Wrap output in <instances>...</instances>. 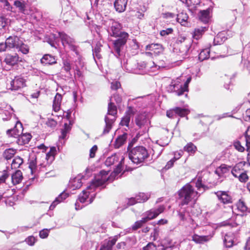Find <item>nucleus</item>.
<instances>
[{
  "instance_id": "nucleus-24",
  "label": "nucleus",
  "mask_w": 250,
  "mask_h": 250,
  "mask_svg": "<svg viewBox=\"0 0 250 250\" xmlns=\"http://www.w3.org/2000/svg\"><path fill=\"white\" fill-rule=\"evenodd\" d=\"M208 29V27L204 26V27H200L196 28H195L194 31L193 32L192 38L193 39L198 40L201 39L204 34L206 31Z\"/></svg>"
},
{
  "instance_id": "nucleus-38",
  "label": "nucleus",
  "mask_w": 250,
  "mask_h": 250,
  "mask_svg": "<svg viewBox=\"0 0 250 250\" xmlns=\"http://www.w3.org/2000/svg\"><path fill=\"white\" fill-rule=\"evenodd\" d=\"M18 138V143L21 145L26 144L28 143L31 138V135L28 134H21Z\"/></svg>"
},
{
  "instance_id": "nucleus-3",
  "label": "nucleus",
  "mask_w": 250,
  "mask_h": 250,
  "mask_svg": "<svg viewBox=\"0 0 250 250\" xmlns=\"http://www.w3.org/2000/svg\"><path fill=\"white\" fill-rule=\"evenodd\" d=\"M148 156L147 150L143 146L135 147L128 152L129 159L136 164L143 162Z\"/></svg>"
},
{
  "instance_id": "nucleus-54",
  "label": "nucleus",
  "mask_w": 250,
  "mask_h": 250,
  "mask_svg": "<svg viewBox=\"0 0 250 250\" xmlns=\"http://www.w3.org/2000/svg\"><path fill=\"white\" fill-rule=\"evenodd\" d=\"M176 242H173L172 240L167 238L166 239L165 245H166V247L165 248L166 249L168 248L172 249L176 246Z\"/></svg>"
},
{
  "instance_id": "nucleus-6",
  "label": "nucleus",
  "mask_w": 250,
  "mask_h": 250,
  "mask_svg": "<svg viewBox=\"0 0 250 250\" xmlns=\"http://www.w3.org/2000/svg\"><path fill=\"white\" fill-rule=\"evenodd\" d=\"M128 37L129 35L127 33H123L121 36L117 37L118 39L113 41V49L117 58L121 56V51L126 44Z\"/></svg>"
},
{
  "instance_id": "nucleus-64",
  "label": "nucleus",
  "mask_w": 250,
  "mask_h": 250,
  "mask_svg": "<svg viewBox=\"0 0 250 250\" xmlns=\"http://www.w3.org/2000/svg\"><path fill=\"white\" fill-rule=\"evenodd\" d=\"M46 125L51 128H54L57 125V122L54 119H48L46 123Z\"/></svg>"
},
{
  "instance_id": "nucleus-61",
  "label": "nucleus",
  "mask_w": 250,
  "mask_h": 250,
  "mask_svg": "<svg viewBox=\"0 0 250 250\" xmlns=\"http://www.w3.org/2000/svg\"><path fill=\"white\" fill-rule=\"evenodd\" d=\"M8 23V20L4 17H0V29L4 28Z\"/></svg>"
},
{
  "instance_id": "nucleus-51",
  "label": "nucleus",
  "mask_w": 250,
  "mask_h": 250,
  "mask_svg": "<svg viewBox=\"0 0 250 250\" xmlns=\"http://www.w3.org/2000/svg\"><path fill=\"white\" fill-rule=\"evenodd\" d=\"M231 167L226 165L225 164L221 165L218 168L217 171L219 170L222 174H225L229 172L231 170Z\"/></svg>"
},
{
  "instance_id": "nucleus-37",
  "label": "nucleus",
  "mask_w": 250,
  "mask_h": 250,
  "mask_svg": "<svg viewBox=\"0 0 250 250\" xmlns=\"http://www.w3.org/2000/svg\"><path fill=\"white\" fill-rule=\"evenodd\" d=\"M236 206L238 210L242 212H250V208H249L246 205L245 202L242 199H240L236 204Z\"/></svg>"
},
{
  "instance_id": "nucleus-25",
  "label": "nucleus",
  "mask_w": 250,
  "mask_h": 250,
  "mask_svg": "<svg viewBox=\"0 0 250 250\" xmlns=\"http://www.w3.org/2000/svg\"><path fill=\"white\" fill-rule=\"evenodd\" d=\"M68 196V193L65 192H62V193H61L52 202V203L51 204L49 207V209L53 210L58 204L62 202Z\"/></svg>"
},
{
  "instance_id": "nucleus-43",
  "label": "nucleus",
  "mask_w": 250,
  "mask_h": 250,
  "mask_svg": "<svg viewBox=\"0 0 250 250\" xmlns=\"http://www.w3.org/2000/svg\"><path fill=\"white\" fill-rule=\"evenodd\" d=\"M23 162V159L21 157L19 156L15 157L11 163V168L17 169L20 167Z\"/></svg>"
},
{
  "instance_id": "nucleus-56",
  "label": "nucleus",
  "mask_w": 250,
  "mask_h": 250,
  "mask_svg": "<svg viewBox=\"0 0 250 250\" xmlns=\"http://www.w3.org/2000/svg\"><path fill=\"white\" fill-rule=\"evenodd\" d=\"M240 182L245 183L246 182L248 179L249 177L247 175L246 172L245 171H243V172L239 175V176L237 177Z\"/></svg>"
},
{
  "instance_id": "nucleus-12",
  "label": "nucleus",
  "mask_w": 250,
  "mask_h": 250,
  "mask_svg": "<svg viewBox=\"0 0 250 250\" xmlns=\"http://www.w3.org/2000/svg\"><path fill=\"white\" fill-rule=\"evenodd\" d=\"M191 46V42L181 44L174 48L173 51L183 58H186L188 55Z\"/></svg>"
},
{
  "instance_id": "nucleus-30",
  "label": "nucleus",
  "mask_w": 250,
  "mask_h": 250,
  "mask_svg": "<svg viewBox=\"0 0 250 250\" xmlns=\"http://www.w3.org/2000/svg\"><path fill=\"white\" fill-rule=\"evenodd\" d=\"M37 156L33 154L29 156V168L30 169L31 172L33 174L36 170L37 167Z\"/></svg>"
},
{
  "instance_id": "nucleus-16",
  "label": "nucleus",
  "mask_w": 250,
  "mask_h": 250,
  "mask_svg": "<svg viewBox=\"0 0 250 250\" xmlns=\"http://www.w3.org/2000/svg\"><path fill=\"white\" fill-rule=\"evenodd\" d=\"M23 127L20 121H17L15 127L13 129H8L6 131L7 135L9 137L18 138L22 134Z\"/></svg>"
},
{
  "instance_id": "nucleus-44",
  "label": "nucleus",
  "mask_w": 250,
  "mask_h": 250,
  "mask_svg": "<svg viewBox=\"0 0 250 250\" xmlns=\"http://www.w3.org/2000/svg\"><path fill=\"white\" fill-rule=\"evenodd\" d=\"M190 10H193L200 3V0H185L184 2Z\"/></svg>"
},
{
  "instance_id": "nucleus-5",
  "label": "nucleus",
  "mask_w": 250,
  "mask_h": 250,
  "mask_svg": "<svg viewBox=\"0 0 250 250\" xmlns=\"http://www.w3.org/2000/svg\"><path fill=\"white\" fill-rule=\"evenodd\" d=\"M116 114L117 107L113 103L110 102L108 104L107 114L108 115H111L112 117L111 118H110L108 115L105 116L104 121L105 126L103 130V134H107L110 131L115 120V115H116Z\"/></svg>"
},
{
  "instance_id": "nucleus-18",
  "label": "nucleus",
  "mask_w": 250,
  "mask_h": 250,
  "mask_svg": "<svg viewBox=\"0 0 250 250\" xmlns=\"http://www.w3.org/2000/svg\"><path fill=\"white\" fill-rule=\"evenodd\" d=\"M219 200L223 204H229L232 203V198L228 192L224 191H218L215 192Z\"/></svg>"
},
{
  "instance_id": "nucleus-27",
  "label": "nucleus",
  "mask_w": 250,
  "mask_h": 250,
  "mask_svg": "<svg viewBox=\"0 0 250 250\" xmlns=\"http://www.w3.org/2000/svg\"><path fill=\"white\" fill-rule=\"evenodd\" d=\"M234 235L233 233L229 232L225 234L224 242L227 247L230 248L233 246L234 243Z\"/></svg>"
},
{
  "instance_id": "nucleus-47",
  "label": "nucleus",
  "mask_w": 250,
  "mask_h": 250,
  "mask_svg": "<svg viewBox=\"0 0 250 250\" xmlns=\"http://www.w3.org/2000/svg\"><path fill=\"white\" fill-rule=\"evenodd\" d=\"M209 50L208 48L203 49L199 54L198 58L200 61L208 59L209 57Z\"/></svg>"
},
{
  "instance_id": "nucleus-40",
  "label": "nucleus",
  "mask_w": 250,
  "mask_h": 250,
  "mask_svg": "<svg viewBox=\"0 0 250 250\" xmlns=\"http://www.w3.org/2000/svg\"><path fill=\"white\" fill-rule=\"evenodd\" d=\"M102 46V44L100 41L98 42L94 48L93 49V55L94 58L97 57L98 59H100L101 58V55L100 54V52L101 50V47Z\"/></svg>"
},
{
  "instance_id": "nucleus-4",
  "label": "nucleus",
  "mask_w": 250,
  "mask_h": 250,
  "mask_svg": "<svg viewBox=\"0 0 250 250\" xmlns=\"http://www.w3.org/2000/svg\"><path fill=\"white\" fill-rule=\"evenodd\" d=\"M124 160L125 158L123 155L119 153H115L108 157L104 163L107 167L113 166L115 167L114 169V174H118L123 169Z\"/></svg>"
},
{
  "instance_id": "nucleus-26",
  "label": "nucleus",
  "mask_w": 250,
  "mask_h": 250,
  "mask_svg": "<svg viewBox=\"0 0 250 250\" xmlns=\"http://www.w3.org/2000/svg\"><path fill=\"white\" fill-rule=\"evenodd\" d=\"M146 50H150L153 52L154 55H157L162 51V45L159 43H152L146 46Z\"/></svg>"
},
{
  "instance_id": "nucleus-14",
  "label": "nucleus",
  "mask_w": 250,
  "mask_h": 250,
  "mask_svg": "<svg viewBox=\"0 0 250 250\" xmlns=\"http://www.w3.org/2000/svg\"><path fill=\"white\" fill-rule=\"evenodd\" d=\"M56 148L54 146L51 147L50 148V150L48 152L45 156H42L41 157V161H46L47 164H51L55 159V155H56ZM45 162L43 163L41 162L40 166L41 167H46V165L44 164Z\"/></svg>"
},
{
  "instance_id": "nucleus-50",
  "label": "nucleus",
  "mask_w": 250,
  "mask_h": 250,
  "mask_svg": "<svg viewBox=\"0 0 250 250\" xmlns=\"http://www.w3.org/2000/svg\"><path fill=\"white\" fill-rule=\"evenodd\" d=\"M17 49L23 54H27L29 52V48L27 45L23 43L21 41V43L19 45Z\"/></svg>"
},
{
  "instance_id": "nucleus-20",
  "label": "nucleus",
  "mask_w": 250,
  "mask_h": 250,
  "mask_svg": "<svg viewBox=\"0 0 250 250\" xmlns=\"http://www.w3.org/2000/svg\"><path fill=\"white\" fill-rule=\"evenodd\" d=\"M19 57L18 54H14L13 55L7 54L5 56L4 62L8 65H14L19 61Z\"/></svg>"
},
{
  "instance_id": "nucleus-29",
  "label": "nucleus",
  "mask_w": 250,
  "mask_h": 250,
  "mask_svg": "<svg viewBox=\"0 0 250 250\" xmlns=\"http://www.w3.org/2000/svg\"><path fill=\"white\" fill-rule=\"evenodd\" d=\"M62 100V95L57 93L54 97L53 104V108L54 111L58 112L60 110Z\"/></svg>"
},
{
  "instance_id": "nucleus-59",
  "label": "nucleus",
  "mask_w": 250,
  "mask_h": 250,
  "mask_svg": "<svg viewBox=\"0 0 250 250\" xmlns=\"http://www.w3.org/2000/svg\"><path fill=\"white\" fill-rule=\"evenodd\" d=\"M159 234V229L158 228H155L153 231L151 233V237L152 238L153 241H155L157 239Z\"/></svg>"
},
{
  "instance_id": "nucleus-62",
  "label": "nucleus",
  "mask_w": 250,
  "mask_h": 250,
  "mask_svg": "<svg viewBox=\"0 0 250 250\" xmlns=\"http://www.w3.org/2000/svg\"><path fill=\"white\" fill-rule=\"evenodd\" d=\"M50 229H43L40 231L39 235L41 238L44 239L47 237Z\"/></svg>"
},
{
  "instance_id": "nucleus-19",
  "label": "nucleus",
  "mask_w": 250,
  "mask_h": 250,
  "mask_svg": "<svg viewBox=\"0 0 250 250\" xmlns=\"http://www.w3.org/2000/svg\"><path fill=\"white\" fill-rule=\"evenodd\" d=\"M128 0H115L114 6L116 11L119 13L124 12L126 8Z\"/></svg>"
},
{
  "instance_id": "nucleus-13",
  "label": "nucleus",
  "mask_w": 250,
  "mask_h": 250,
  "mask_svg": "<svg viewBox=\"0 0 250 250\" xmlns=\"http://www.w3.org/2000/svg\"><path fill=\"white\" fill-rule=\"evenodd\" d=\"M111 22L110 26L108 29V33L111 36L117 38L121 36L123 33H126L121 31L122 25L119 22L114 21H111Z\"/></svg>"
},
{
  "instance_id": "nucleus-48",
  "label": "nucleus",
  "mask_w": 250,
  "mask_h": 250,
  "mask_svg": "<svg viewBox=\"0 0 250 250\" xmlns=\"http://www.w3.org/2000/svg\"><path fill=\"white\" fill-rule=\"evenodd\" d=\"M146 223V220H145V219L143 217L141 220L135 222V223L132 226V229L134 230H137V229L141 228Z\"/></svg>"
},
{
  "instance_id": "nucleus-33",
  "label": "nucleus",
  "mask_w": 250,
  "mask_h": 250,
  "mask_svg": "<svg viewBox=\"0 0 250 250\" xmlns=\"http://www.w3.org/2000/svg\"><path fill=\"white\" fill-rule=\"evenodd\" d=\"M243 167L242 163H238L232 168L231 167L230 171L232 175L237 178L243 171Z\"/></svg>"
},
{
  "instance_id": "nucleus-36",
  "label": "nucleus",
  "mask_w": 250,
  "mask_h": 250,
  "mask_svg": "<svg viewBox=\"0 0 250 250\" xmlns=\"http://www.w3.org/2000/svg\"><path fill=\"white\" fill-rule=\"evenodd\" d=\"M117 240V238L115 237L108 240L106 243L102 246L100 250H112V247L116 243Z\"/></svg>"
},
{
  "instance_id": "nucleus-60",
  "label": "nucleus",
  "mask_w": 250,
  "mask_h": 250,
  "mask_svg": "<svg viewBox=\"0 0 250 250\" xmlns=\"http://www.w3.org/2000/svg\"><path fill=\"white\" fill-rule=\"evenodd\" d=\"M173 30L172 28H168L160 31V34L161 36H166L173 33Z\"/></svg>"
},
{
  "instance_id": "nucleus-34",
  "label": "nucleus",
  "mask_w": 250,
  "mask_h": 250,
  "mask_svg": "<svg viewBox=\"0 0 250 250\" xmlns=\"http://www.w3.org/2000/svg\"><path fill=\"white\" fill-rule=\"evenodd\" d=\"M188 17L187 13L181 12L177 15V21L182 25L186 26L188 24Z\"/></svg>"
},
{
  "instance_id": "nucleus-9",
  "label": "nucleus",
  "mask_w": 250,
  "mask_h": 250,
  "mask_svg": "<svg viewBox=\"0 0 250 250\" xmlns=\"http://www.w3.org/2000/svg\"><path fill=\"white\" fill-rule=\"evenodd\" d=\"M165 207L160 206L158 208H153L143 213V217L146 222L156 218L160 214L164 212Z\"/></svg>"
},
{
  "instance_id": "nucleus-46",
  "label": "nucleus",
  "mask_w": 250,
  "mask_h": 250,
  "mask_svg": "<svg viewBox=\"0 0 250 250\" xmlns=\"http://www.w3.org/2000/svg\"><path fill=\"white\" fill-rule=\"evenodd\" d=\"M184 150L189 153L194 154L197 151V147L192 143L190 142L184 146Z\"/></svg>"
},
{
  "instance_id": "nucleus-21",
  "label": "nucleus",
  "mask_w": 250,
  "mask_h": 250,
  "mask_svg": "<svg viewBox=\"0 0 250 250\" xmlns=\"http://www.w3.org/2000/svg\"><path fill=\"white\" fill-rule=\"evenodd\" d=\"M41 62L43 65H52L57 62V60L55 56L47 54L43 56Z\"/></svg>"
},
{
  "instance_id": "nucleus-28",
  "label": "nucleus",
  "mask_w": 250,
  "mask_h": 250,
  "mask_svg": "<svg viewBox=\"0 0 250 250\" xmlns=\"http://www.w3.org/2000/svg\"><path fill=\"white\" fill-rule=\"evenodd\" d=\"M22 178V172L21 170H17L11 176L12 183L14 185L19 184L21 182Z\"/></svg>"
},
{
  "instance_id": "nucleus-63",
  "label": "nucleus",
  "mask_w": 250,
  "mask_h": 250,
  "mask_svg": "<svg viewBox=\"0 0 250 250\" xmlns=\"http://www.w3.org/2000/svg\"><path fill=\"white\" fill-rule=\"evenodd\" d=\"M143 250H156V247L153 243L150 242L143 248Z\"/></svg>"
},
{
  "instance_id": "nucleus-52",
  "label": "nucleus",
  "mask_w": 250,
  "mask_h": 250,
  "mask_svg": "<svg viewBox=\"0 0 250 250\" xmlns=\"http://www.w3.org/2000/svg\"><path fill=\"white\" fill-rule=\"evenodd\" d=\"M130 120V116L129 114L125 115L122 119L120 125L122 126H128Z\"/></svg>"
},
{
  "instance_id": "nucleus-7",
  "label": "nucleus",
  "mask_w": 250,
  "mask_h": 250,
  "mask_svg": "<svg viewBox=\"0 0 250 250\" xmlns=\"http://www.w3.org/2000/svg\"><path fill=\"white\" fill-rule=\"evenodd\" d=\"M191 80V77H188L183 85L176 83H174L172 82L168 87V91L175 92L177 95L179 96H181L184 94L185 92H188V84Z\"/></svg>"
},
{
  "instance_id": "nucleus-17",
  "label": "nucleus",
  "mask_w": 250,
  "mask_h": 250,
  "mask_svg": "<svg viewBox=\"0 0 250 250\" xmlns=\"http://www.w3.org/2000/svg\"><path fill=\"white\" fill-rule=\"evenodd\" d=\"M6 44L8 46V50L12 48H18L21 43V40L17 36H9L6 39Z\"/></svg>"
},
{
  "instance_id": "nucleus-45",
  "label": "nucleus",
  "mask_w": 250,
  "mask_h": 250,
  "mask_svg": "<svg viewBox=\"0 0 250 250\" xmlns=\"http://www.w3.org/2000/svg\"><path fill=\"white\" fill-rule=\"evenodd\" d=\"M13 109L9 110H4L0 113V118L4 121L9 120L13 115Z\"/></svg>"
},
{
  "instance_id": "nucleus-58",
  "label": "nucleus",
  "mask_w": 250,
  "mask_h": 250,
  "mask_svg": "<svg viewBox=\"0 0 250 250\" xmlns=\"http://www.w3.org/2000/svg\"><path fill=\"white\" fill-rule=\"evenodd\" d=\"M9 174L6 170H4L0 175V185L5 182L6 180L8 178Z\"/></svg>"
},
{
  "instance_id": "nucleus-39",
  "label": "nucleus",
  "mask_w": 250,
  "mask_h": 250,
  "mask_svg": "<svg viewBox=\"0 0 250 250\" xmlns=\"http://www.w3.org/2000/svg\"><path fill=\"white\" fill-rule=\"evenodd\" d=\"M209 237L208 236H200L197 234H194L192 236V240L196 243L202 244L208 241Z\"/></svg>"
},
{
  "instance_id": "nucleus-55",
  "label": "nucleus",
  "mask_w": 250,
  "mask_h": 250,
  "mask_svg": "<svg viewBox=\"0 0 250 250\" xmlns=\"http://www.w3.org/2000/svg\"><path fill=\"white\" fill-rule=\"evenodd\" d=\"M196 187L199 191L201 190V188H203L202 192L205 190V186L202 183V178L200 177L198 178L196 182Z\"/></svg>"
},
{
  "instance_id": "nucleus-8",
  "label": "nucleus",
  "mask_w": 250,
  "mask_h": 250,
  "mask_svg": "<svg viewBox=\"0 0 250 250\" xmlns=\"http://www.w3.org/2000/svg\"><path fill=\"white\" fill-rule=\"evenodd\" d=\"M59 37L64 47H68L70 49L77 53V47L75 45V40L64 32H59Z\"/></svg>"
},
{
  "instance_id": "nucleus-31",
  "label": "nucleus",
  "mask_w": 250,
  "mask_h": 250,
  "mask_svg": "<svg viewBox=\"0 0 250 250\" xmlns=\"http://www.w3.org/2000/svg\"><path fill=\"white\" fill-rule=\"evenodd\" d=\"M127 134L124 133L123 134L119 136L115 140L114 146L118 148L123 146L126 142Z\"/></svg>"
},
{
  "instance_id": "nucleus-57",
  "label": "nucleus",
  "mask_w": 250,
  "mask_h": 250,
  "mask_svg": "<svg viewBox=\"0 0 250 250\" xmlns=\"http://www.w3.org/2000/svg\"><path fill=\"white\" fill-rule=\"evenodd\" d=\"M234 148L240 152H243L245 150V147L242 145L240 141H235L233 143Z\"/></svg>"
},
{
  "instance_id": "nucleus-41",
  "label": "nucleus",
  "mask_w": 250,
  "mask_h": 250,
  "mask_svg": "<svg viewBox=\"0 0 250 250\" xmlns=\"http://www.w3.org/2000/svg\"><path fill=\"white\" fill-rule=\"evenodd\" d=\"M16 152V150L15 149L13 148H8L4 150L2 155L5 160H8L14 157Z\"/></svg>"
},
{
  "instance_id": "nucleus-42",
  "label": "nucleus",
  "mask_w": 250,
  "mask_h": 250,
  "mask_svg": "<svg viewBox=\"0 0 250 250\" xmlns=\"http://www.w3.org/2000/svg\"><path fill=\"white\" fill-rule=\"evenodd\" d=\"M14 4L20 12L25 14L26 3L24 1L17 0L14 1Z\"/></svg>"
},
{
  "instance_id": "nucleus-49",
  "label": "nucleus",
  "mask_w": 250,
  "mask_h": 250,
  "mask_svg": "<svg viewBox=\"0 0 250 250\" xmlns=\"http://www.w3.org/2000/svg\"><path fill=\"white\" fill-rule=\"evenodd\" d=\"M136 201L139 203L145 202L148 200L149 196L144 193H140L136 196Z\"/></svg>"
},
{
  "instance_id": "nucleus-11",
  "label": "nucleus",
  "mask_w": 250,
  "mask_h": 250,
  "mask_svg": "<svg viewBox=\"0 0 250 250\" xmlns=\"http://www.w3.org/2000/svg\"><path fill=\"white\" fill-rule=\"evenodd\" d=\"M26 86V80L20 76L15 77L10 82L9 88L12 90H18Z\"/></svg>"
},
{
  "instance_id": "nucleus-35",
  "label": "nucleus",
  "mask_w": 250,
  "mask_h": 250,
  "mask_svg": "<svg viewBox=\"0 0 250 250\" xmlns=\"http://www.w3.org/2000/svg\"><path fill=\"white\" fill-rule=\"evenodd\" d=\"M199 20L204 23L208 22L209 20V10H201L199 14Z\"/></svg>"
},
{
  "instance_id": "nucleus-53",
  "label": "nucleus",
  "mask_w": 250,
  "mask_h": 250,
  "mask_svg": "<svg viewBox=\"0 0 250 250\" xmlns=\"http://www.w3.org/2000/svg\"><path fill=\"white\" fill-rule=\"evenodd\" d=\"M187 42L190 41L184 36H180L176 40L175 44L177 46L187 43Z\"/></svg>"
},
{
  "instance_id": "nucleus-22",
  "label": "nucleus",
  "mask_w": 250,
  "mask_h": 250,
  "mask_svg": "<svg viewBox=\"0 0 250 250\" xmlns=\"http://www.w3.org/2000/svg\"><path fill=\"white\" fill-rule=\"evenodd\" d=\"M142 64L145 67V72H155L159 68V66L155 64L152 61L142 62Z\"/></svg>"
},
{
  "instance_id": "nucleus-23",
  "label": "nucleus",
  "mask_w": 250,
  "mask_h": 250,
  "mask_svg": "<svg viewBox=\"0 0 250 250\" xmlns=\"http://www.w3.org/2000/svg\"><path fill=\"white\" fill-rule=\"evenodd\" d=\"M81 178L82 177L79 175L74 178L71 179L69 183L70 188L72 190L80 188L82 186Z\"/></svg>"
},
{
  "instance_id": "nucleus-1",
  "label": "nucleus",
  "mask_w": 250,
  "mask_h": 250,
  "mask_svg": "<svg viewBox=\"0 0 250 250\" xmlns=\"http://www.w3.org/2000/svg\"><path fill=\"white\" fill-rule=\"evenodd\" d=\"M108 179V173L105 171H101L99 174L96 175L94 179L87 187L86 189L83 190V192L80 194L78 200L75 203L76 209H80L84 207V206H81L79 202L85 203V205L91 203L95 198V194H91V193L93 192L96 188L104 184Z\"/></svg>"
},
{
  "instance_id": "nucleus-2",
  "label": "nucleus",
  "mask_w": 250,
  "mask_h": 250,
  "mask_svg": "<svg viewBox=\"0 0 250 250\" xmlns=\"http://www.w3.org/2000/svg\"><path fill=\"white\" fill-rule=\"evenodd\" d=\"M200 194V193L194 190L191 185L186 184L178 191L179 198L181 200V205H187L192 201H196Z\"/></svg>"
},
{
  "instance_id": "nucleus-15",
  "label": "nucleus",
  "mask_w": 250,
  "mask_h": 250,
  "mask_svg": "<svg viewBox=\"0 0 250 250\" xmlns=\"http://www.w3.org/2000/svg\"><path fill=\"white\" fill-rule=\"evenodd\" d=\"M135 124L139 128H146L148 126L150 121L145 113L138 114L135 118Z\"/></svg>"
},
{
  "instance_id": "nucleus-10",
  "label": "nucleus",
  "mask_w": 250,
  "mask_h": 250,
  "mask_svg": "<svg viewBox=\"0 0 250 250\" xmlns=\"http://www.w3.org/2000/svg\"><path fill=\"white\" fill-rule=\"evenodd\" d=\"M189 111L187 108L176 107L167 111V116L171 119L176 118L178 117H183L187 115Z\"/></svg>"
},
{
  "instance_id": "nucleus-32",
  "label": "nucleus",
  "mask_w": 250,
  "mask_h": 250,
  "mask_svg": "<svg viewBox=\"0 0 250 250\" xmlns=\"http://www.w3.org/2000/svg\"><path fill=\"white\" fill-rule=\"evenodd\" d=\"M72 125L70 122L69 121V123H65L64 124L63 128L61 130V135L60 136V139L65 140L67 138V135L70 132L71 129Z\"/></svg>"
}]
</instances>
